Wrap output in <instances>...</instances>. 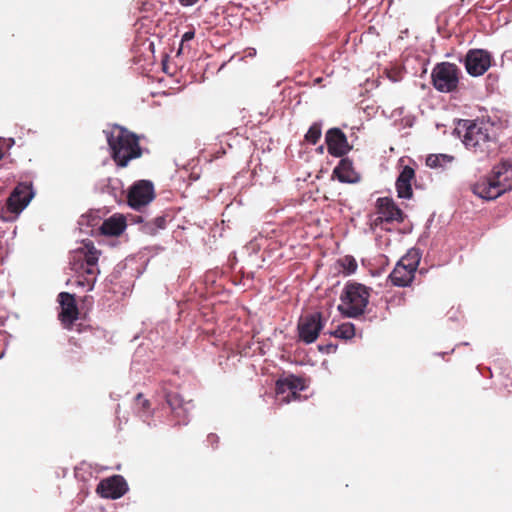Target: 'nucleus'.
<instances>
[{"mask_svg": "<svg viewBox=\"0 0 512 512\" xmlns=\"http://www.w3.org/2000/svg\"><path fill=\"white\" fill-rule=\"evenodd\" d=\"M337 338L351 339L355 335V327L352 323H343L332 333Z\"/></svg>", "mask_w": 512, "mask_h": 512, "instance_id": "26", "label": "nucleus"}, {"mask_svg": "<svg viewBox=\"0 0 512 512\" xmlns=\"http://www.w3.org/2000/svg\"><path fill=\"white\" fill-rule=\"evenodd\" d=\"M305 387L306 385L304 379L293 374L279 378L276 381L277 395L288 393L287 396L283 397V401L286 402H290L292 399H296L298 392L304 390Z\"/></svg>", "mask_w": 512, "mask_h": 512, "instance_id": "14", "label": "nucleus"}, {"mask_svg": "<svg viewBox=\"0 0 512 512\" xmlns=\"http://www.w3.org/2000/svg\"><path fill=\"white\" fill-rule=\"evenodd\" d=\"M463 63L469 75L482 76L492 65V55L484 49H470L466 53Z\"/></svg>", "mask_w": 512, "mask_h": 512, "instance_id": "9", "label": "nucleus"}, {"mask_svg": "<svg viewBox=\"0 0 512 512\" xmlns=\"http://www.w3.org/2000/svg\"><path fill=\"white\" fill-rule=\"evenodd\" d=\"M415 178V171L410 166H405L396 180V190L399 198L409 199L413 195L411 183Z\"/></svg>", "mask_w": 512, "mask_h": 512, "instance_id": "20", "label": "nucleus"}, {"mask_svg": "<svg viewBox=\"0 0 512 512\" xmlns=\"http://www.w3.org/2000/svg\"><path fill=\"white\" fill-rule=\"evenodd\" d=\"M102 193H108L115 200L121 198L123 196L122 182L117 179H108L106 185L101 188Z\"/></svg>", "mask_w": 512, "mask_h": 512, "instance_id": "25", "label": "nucleus"}, {"mask_svg": "<svg viewBox=\"0 0 512 512\" xmlns=\"http://www.w3.org/2000/svg\"><path fill=\"white\" fill-rule=\"evenodd\" d=\"M165 400L171 410V417L175 425L187 424L191 405L190 401H184L181 395L176 392H167Z\"/></svg>", "mask_w": 512, "mask_h": 512, "instance_id": "12", "label": "nucleus"}, {"mask_svg": "<svg viewBox=\"0 0 512 512\" xmlns=\"http://www.w3.org/2000/svg\"><path fill=\"white\" fill-rule=\"evenodd\" d=\"M134 407L138 415L142 418H148L152 415L151 402L144 398L142 393H138L134 398Z\"/></svg>", "mask_w": 512, "mask_h": 512, "instance_id": "23", "label": "nucleus"}, {"mask_svg": "<svg viewBox=\"0 0 512 512\" xmlns=\"http://www.w3.org/2000/svg\"><path fill=\"white\" fill-rule=\"evenodd\" d=\"M195 37V32L194 31H187L183 34L182 36V42H185V41H190L192 40L193 38Z\"/></svg>", "mask_w": 512, "mask_h": 512, "instance_id": "31", "label": "nucleus"}, {"mask_svg": "<svg viewBox=\"0 0 512 512\" xmlns=\"http://www.w3.org/2000/svg\"><path fill=\"white\" fill-rule=\"evenodd\" d=\"M491 176L501 195L512 190V167L510 165L501 163L495 166Z\"/></svg>", "mask_w": 512, "mask_h": 512, "instance_id": "18", "label": "nucleus"}, {"mask_svg": "<svg viewBox=\"0 0 512 512\" xmlns=\"http://www.w3.org/2000/svg\"><path fill=\"white\" fill-rule=\"evenodd\" d=\"M199 0H179L182 6L188 7L196 4Z\"/></svg>", "mask_w": 512, "mask_h": 512, "instance_id": "32", "label": "nucleus"}, {"mask_svg": "<svg viewBox=\"0 0 512 512\" xmlns=\"http://www.w3.org/2000/svg\"><path fill=\"white\" fill-rule=\"evenodd\" d=\"M165 400L171 410V417L175 425L187 424L191 405L190 401H184L181 395L176 392H167Z\"/></svg>", "mask_w": 512, "mask_h": 512, "instance_id": "13", "label": "nucleus"}, {"mask_svg": "<svg viewBox=\"0 0 512 512\" xmlns=\"http://www.w3.org/2000/svg\"><path fill=\"white\" fill-rule=\"evenodd\" d=\"M155 197L153 183L149 180H138L127 193V202L133 209L148 205Z\"/></svg>", "mask_w": 512, "mask_h": 512, "instance_id": "10", "label": "nucleus"}, {"mask_svg": "<svg viewBox=\"0 0 512 512\" xmlns=\"http://www.w3.org/2000/svg\"><path fill=\"white\" fill-rule=\"evenodd\" d=\"M154 224H155L156 228L163 229L166 225L165 217H163V216L156 217L154 219Z\"/></svg>", "mask_w": 512, "mask_h": 512, "instance_id": "29", "label": "nucleus"}, {"mask_svg": "<svg viewBox=\"0 0 512 512\" xmlns=\"http://www.w3.org/2000/svg\"><path fill=\"white\" fill-rule=\"evenodd\" d=\"M370 288L357 282H347L341 294L339 311L351 318L362 315L368 305Z\"/></svg>", "mask_w": 512, "mask_h": 512, "instance_id": "3", "label": "nucleus"}, {"mask_svg": "<svg viewBox=\"0 0 512 512\" xmlns=\"http://www.w3.org/2000/svg\"><path fill=\"white\" fill-rule=\"evenodd\" d=\"M58 302L60 304L59 320L65 328L69 329L79 314L74 295L61 292L58 295Z\"/></svg>", "mask_w": 512, "mask_h": 512, "instance_id": "15", "label": "nucleus"}, {"mask_svg": "<svg viewBox=\"0 0 512 512\" xmlns=\"http://www.w3.org/2000/svg\"><path fill=\"white\" fill-rule=\"evenodd\" d=\"M325 320L320 312L301 316L298 322L299 338L306 344L315 342L324 327Z\"/></svg>", "mask_w": 512, "mask_h": 512, "instance_id": "8", "label": "nucleus"}, {"mask_svg": "<svg viewBox=\"0 0 512 512\" xmlns=\"http://www.w3.org/2000/svg\"><path fill=\"white\" fill-rule=\"evenodd\" d=\"M109 145L112 159L120 167H126L131 160L142 156L139 138L134 133L119 125H112L103 130Z\"/></svg>", "mask_w": 512, "mask_h": 512, "instance_id": "1", "label": "nucleus"}, {"mask_svg": "<svg viewBox=\"0 0 512 512\" xmlns=\"http://www.w3.org/2000/svg\"><path fill=\"white\" fill-rule=\"evenodd\" d=\"M461 71L458 66L450 62H441L435 65L431 72L434 88L442 93H451L457 90Z\"/></svg>", "mask_w": 512, "mask_h": 512, "instance_id": "5", "label": "nucleus"}, {"mask_svg": "<svg viewBox=\"0 0 512 512\" xmlns=\"http://www.w3.org/2000/svg\"><path fill=\"white\" fill-rule=\"evenodd\" d=\"M454 157L448 154H430L426 158V165L430 168L445 167L451 164Z\"/></svg>", "mask_w": 512, "mask_h": 512, "instance_id": "24", "label": "nucleus"}, {"mask_svg": "<svg viewBox=\"0 0 512 512\" xmlns=\"http://www.w3.org/2000/svg\"><path fill=\"white\" fill-rule=\"evenodd\" d=\"M128 489L127 481L122 475H113L98 483V494L104 498L119 499Z\"/></svg>", "mask_w": 512, "mask_h": 512, "instance_id": "11", "label": "nucleus"}, {"mask_svg": "<svg viewBox=\"0 0 512 512\" xmlns=\"http://www.w3.org/2000/svg\"><path fill=\"white\" fill-rule=\"evenodd\" d=\"M79 233L82 236L79 240L83 244L78 250L84 255L87 264V273H92V268L96 265V255L93 242L86 236H93L95 231V217L93 212H89L80 217L78 221Z\"/></svg>", "mask_w": 512, "mask_h": 512, "instance_id": "6", "label": "nucleus"}, {"mask_svg": "<svg viewBox=\"0 0 512 512\" xmlns=\"http://www.w3.org/2000/svg\"><path fill=\"white\" fill-rule=\"evenodd\" d=\"M376 216L371 219V227L376 228L384 223L398 222L404 220L403 211L388 197H380L376 201Z\"/></svg>", "mask_w": 512, "mask_h": 512, "instance_id": "7", "label": "nucleus"}, {"mask_svg": "<svg viewBox=\"0 0 512 512\" xmlns=\"http://www.w3.org/2000/svg\"><path fill=\"white\" fill-rule=\"evenodd\" d=\"M333 175L342 183H355L359 176L353 167V162L349 158H342L333 170Z\"/></svg>", "mask_w": 512, "mask_h": 512, "instance_id": "22", "label": "nucleus"}, {"mask_svg": "<svg viewBox=\"0 0 512 512\" xmlns=\"http://www.w3.org/2000/svg\"><path fill=\"white\" fill-rule=\"evenodd\" d=\"M325 142L329 154L335 157H342L351 149L346 135L339 128L329 129L325 135Z\"/></svg>", "mask_w": 512, "mask_h": 512, "instance_id": "16", "label": "nucleus"}, {"mask_svg": "<svg viewBox=\"0 0 512 512\" xmlns=\"http://www.w3.org/2000/svg\"><path fill=\"white\" fill-rule=\"evenodd\" d=\"M341 265L347 274L354 273L357 269V263L351 256H346L341 260Z\"/></svg>", "mask_w": 512, "mask_h": 512, "instance_id": "28", "label": "nucleus"}, {"mask_svg": "<svg viewBox=\"0 0 512 512\" xmlns=\"http://www.w3.org/2000/svg\"><path fill=\"white\" fill-rule=\"evenodd\" d=\"M463 128L465 131L462 135V142L465 147L477 154L480 159L487 158L494 143L493 126L485 121L466 120Z\"/></svg>", "mask_w": 512, "mask_h": 512, "instance_id": "2", "label": "nucleus"}, {"mask_svg": "<svg viewBox=\"0 0 512 512\" xmlns=\"http://www.w3.org/2000/svg\"><path fill=\"white\" fill-rule=\"evenodd\" d=\"M33 198L31 186L19 184L7 199V208L11 213L18 215Z\"/></svg>", "mask_w": 512, "mask_h": 512, "instance_id": "17", "label": "nucleus"}, {"mask_svg": "<svg viewBox=\"0 0 512 512\" xmlns=\"http://www.w3.org/2000/svg\"><path fill=\"white\" fill-rule=\"evenodd\" d=\"M421 254L418 249L412 248L397 262L389 275V280L394 286L405 287L409 285L418 268Z\"/></svg>", "mask_w": 512, "mask_h": 512, "instance_id": "4", "label": "nucleus"}, {"mask_svg": "<svg viewBox=\"0 0 512 512\" xmlns=\"http://www.w3.org/2000/svg\"><path fill=\"white\" fill-rule=\"evenodd\" d=\"M95 281H96V278H93V279H92V281H91V283H89V285H90V290H92V287H93V285H94Z\"/></svg>", "mask_w": 512, "mask_h": 512, "instance_id": "33", "label": "nucleus"}, {"mask_svg": "<svg viewBox=\"0 0 512 512\" xmlns=\"http://www.w3.org/2000/svg\"><path fill=\"white\" fill-rule=\"evenodd\" d=\"M207 441L213 446L215 447L218 442H219V437L214 434V433H210L208 436H207Z\"/></svg>", "mask_w": 512, "mask_h": 512, "instance_id": "30", "label": "nucleus"}, {"mask_svg": "<svg viewBox=\"0 0 512 512\" xmlns=\"http://www.w3.org/2000/svg\"><path fill=\"white\" fill-rule=\"evenodd\" d=\"M321 134V123L315 122L310 126L307 133L305 134V141L312 145H315L321 138Z\"/></svg>", "mask_w": 512, "mask_h": 512, "instance_id": "27", "label": "nucleus"}, {"mask_svg": "<svg viewBox=\"0 0 512 512\" xmlns=\"http://www.w3.org/2000/svg\"><path fill=\"white\" fill-rule=\"evenodd\" d=\"M126 218L122 214H114L108 219L104 220L99 232L105 236H120L126 229Z\"/></svg>", "mask_w": 512, "mask_h": 512, "instance_id": "21", "label": "nucleus"}, {"mask_svg": "<svg viewBox=\"0 0 512 512\" xmlns=\"http://www.w3.org/2000/svg\"><path fill=\"white\" fill-rule=\"evenodd\" d=\"M471 189L475 195L485 200H493L501 196L491 175L479 179Z\"/></svg>", "mask_w": 512, "mask_h": 512, "instance_id": "19", "label": "nucleus"}]
</instances>
